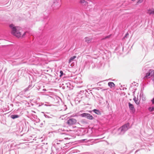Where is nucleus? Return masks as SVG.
I'll return each mask as SVG.
<instances>
[{
    "instance_id": "a211bd4d",
    "label": "nucleus",
    "mask_w": 154,
    "mask_h": 154,
    "mask_svg": "<svg viewBox=\"0 0 154 154\" xmlns=\"http://www.w3.org/2000/svg\"><path fill=\"white\" fill-rule=\"evenodd\" d=\"M143 0H139L137 2V3H140L142 2L143 1Z\"/></svg>"
},
{
    "instance_id": "4be33fe9",
    "label": "nucleus",
    "mask_w": 154,
    "mask_h": 154,
    "mask_svg": "<svg viewBox=\"0 0 154 154\" xmlns=\"http://www.w3.org/2000/svg\"><path fill=\"white\" fill-rule=\"evenodd\" d=\"M128 35V33H127L126 34V35H125V36L127 35Z\"/></svg>"
},
{
    "instance_id": "aec40b11",
    "label": "nucleus",
    "mask_w": 154,
    "mask_h": 154,
    "mask_svg": "<svg viewBox=\"0 0 154 154\" xmlns=\"http://www.w3.org/2000/svg\"><path fill=\"white\" fill-rule=\"evenodd\" d=\"M60 73H61V74H62L63 73V72L62 71H60Z\"/></svg>"
},
{
    "instance_id": "1a4fd4ad",
    "label": "nucleus",
    "mask_w": 154,
    "mask_h": 154,
    "mask_svg": "<svg viewBox=\"0 0 154 154\" xmlns=\"http://www.w3.org/2000/svg\"><path fill=\"white\" fill-rule=\"evenodd\" d=\"M59 1V0H54L53 1L54 5L55 6H60V5Z\"/></svg>"
},
{
    "instance_id": "ddd939ff",
    "label": "nucleus",
    "mask_w": 154,
    "mask_h": 154,
    "mask_svg": "<svg viewBox=\"0 0 154 154\" xmlns=\"http://www.w3.org/2000/svg\"><path fill=\"white\" fill-rule=\"evenodd\" d=\"M76 58L75 56H73V57H71L69 60V63H70L72 62L73 61V60Z\"/></svg>"
},
{
    "instance_id": "f3484780",
    "label": "nucleus",
    "mask_w": 154,
    "mask_h": 154,
    "mask_svg": "<svg viewBox=\"0 0 154 154\" xmlns=\"http://www.w3.org/2000/svg\"><path fill=\"white\" fill-rule=\"evenodd\" d=\"M80 2L82 3H85V5L87 4V3L85 1V0H81L80 1Z\"/></svg>"
},
{
    "instance_id": "f8f14e48",
    "label": "nucleus",
    "mask_w": 154,
    "mask_h": 154,
    "mask_svg": "<svg viewBox=\"0 0 154 154\" xmlns=\"http://www.w3.org/2000/svg\"><path fill=\"white\" fill-rule=\"evenodd\" d=\"M92 111L97 115H100L101 114L100 112L98 110L94 109Z\"/></svg>"
},
{
    "instance_id": "39448f33",
    "label": "nucleus",
    "mask_w": 154,
    "mask_h": 154,
    "mask_svg": "<svg viewBox=\"0 0 154 154\" xmlns=\"http://www.w3.org/2000/svg\"><path fill=\"white\" fill-rule=\"evenodd\" d=\"M76 122V120L74 119H70L67 122V123L69 125H71L75 124Z\"/></svg>"
},
{
    "instance_id": "f03ea898",
    "label": "nucleus",
    "mask_w": 154,
    "mask_h": 154,
    "mask_svg": "<svg viewBox=\"0 0 154 154\" xmlns=\"http://www.w3.org/2000/svg\"><path fill=\"white\" fill-rule=\"evenodd\" d=\"M144 78L145 79L151 78L154 82V71L152 70H149V72L146 74Z\"/></svg>"
},
{
    "instance_id": "f257e3e1",
    "label": "nucleus",
    "mask_w": 154,
    "mask_h": 154,
    "mask_svg": "<svg viewBox=\"0 0 154 154\" xmlns=\"http://www.w3.org/2000/svg\"><path fill=\"white\" fill-rule=\"evenodd\" d=\"M9 27L11 30V33L17 38H23L27 33V32L23 33L21 28L19 26H15L12 24L9 25Z\"/></svg>"
},
{
    "instance_id": "9b49d317",
    "label": "nucleus",
    "mask_w": 154,
    "mask_h": 154,
    "mask_svg": "<svg viewBox=\"0 0 154 154\" xmlns=\"http://www.w3.org/2000/svg\"><path fill=\"white\" fill-rule=\"evenodd\" d=\"M108 86L111 88L114 87L115 85L114 84L113 82H109L108 83Z\"/></svg>"
},
{
    "instance_id": "4468645a",
    "label": "nucleus",
    "mask_w": 154,
    "mask_h": 154,
    "mask_svg": "<svg viewBox=\"0 0 154 154\" xmlns=\"http://www.w3.org/2000/svg\"><path fill=\"white\" fill-rule=\"evenodd\" d=\"M19 117V116L18 115H12L11 116V118L14 119L16 118H18Z\"/></svg>"
},
{
    "instance_id": "6e6552de",
    "label": "nucleus",
    "mask_w": 154,
    "mask_h": 154,
    "mask_svg": "<svg viewBox=\"0 0 154 154\" xmlns=\"http://www.w3.org/2000/svg\"><path fill=\"white\" fill-rule=\"evenodd\" d=\"M147 13L149 14H154V9H149L147 11Z\"/></svg>"
},
{
    "instance_id": "6ab92c4d",
    "label": "nucleus",
    "mask_w": 154,
    "mask_h": 154,
    "mask_svg": "<svg viewBox=\"0 0 154 154\" xmlns=\"http://www.w3.org/2000/svg\"><path fill=\"white\" fill-rule=\"evenodd\" d=\"M152 102L153 103H154V97L153 98V99L152 100Z\"/></svg>"
},
{
    "instance_id": "20e7f679",
    "label": "nucleus",
    "mask_w": 154,
    "mask_h": 154,
    "mask_svg": "<svg viewBox=\"0 0 154 154\" xmlns=\"http://www.w3.org/2000/svg\"><path fill=\"white\" fill-rule=\"evenodd\" d=\"M82 117H84L90 120H92L93 119V116L88 113H83L80 115Z\"/></svg>"
},
{
    "instance_id": "0eeeda50",
    "label": "nucleus",
    "mask_w": 154,
    "mask_h": 154,
    "mask_svg": "<svg viewBox=\"0 0 154 154\" xmlns=\"http://www.w3.org/2000/svg\"><path fill=\"white\" fill-rule=\"evenodd\" d=\"M85 41L87 43H90L92 40V38L90 37H87L85 38Z\"/></svg>"
},
{
    "instance_id": "7ed1b4c3",
    "label": "nucleus",
    "mask_w": 154,
    "mask_h": 154,
    "mask_svg": "<svg viewBox=\"0 0 154 154\" xmlns=\"http://www.w3.org/2000/svg\"><path fill=\"white\" fill-rule=\"evenodd\" d=\"M129 123H127L123 125L119 129V131L120 132V134H123L129 128Z\"/></svg>"
},
{
    "instance_id": "412c9836",
    "label": "nucleus",
    "mask_w": 154,
    "mask_h": 154,
    "mask_svg": "<svg viewBox=\"0 0 154 154\" xmlns=\"http://www.w3.org/2000/svg\"><path fill=\"white\" fill-rule=\"evenodd\" d=\"M109 36H107L105 38H109Z\"/></svg>"
},
{
    "instance_id": "dca6fc26",
    "label": "nucleus",
    "mask_w": 154,
    "mask_h": 154,
    "mask_svg": "<svg viewBox=\"0 0 154 154\" xmlns=\"http://www.w3.org/2000/svg\"><path fill=\"white\" fill-rule=\"evenodd\" d=\"M133 100L135 102V103L137 104H139V102L138 101V100H136V97L134 98Z\"/></svg>"
},
{
    "instance_id": "9d476101",
    "label": "nucleus",
    "mask_w": 154,
    "mask_h": 154,
    "mask_svg": "<svg viewBox=\"0 0 154 154\" xmlns=\"http://www.w3.org/2000/svg\"><path fill=\"white\" fill-rule=\"evenodd\" d=\"M140 98H141L143 100H146V97L143 94V93L142 92H141L140 95Z\"/></svg>"
},
{
    "instance_id": "5701e85b",
    "label": "nucleus",
    "mask_w": 154,
    "mask_h": 154,
    "mask_svg": "<svg viewBox=\"0 0 154 154\" xmlns=\"http://www.w3.org/2000/svg\"><path fill=\"white\" fill-rule=\"evenodd\" d=\"M135 0H132V1H135Z\"/></svg>"
},
{
    "instance_id": "2eb2a0df",
    "label": "nucleus",
    "mask_w": 154,
    "mask_h": 154,
    "mask_svg": "<svg viewBox=\"0 0 154 154\" xmlns=\"http://www.w3.org/2000/svg\"><path fill=\"white\" fill-rule=\"evenodd\" d=\"M148 109L149 111L152 112L154 111V106L152 107H150L148 108Z\"/></svg>"
},
{
    "instance_id": "423d86ee",
    "label": "nucleus",
    "mask_w": 154,
    "mask_h": 154,
    "mask_svg": "<svg viewBox=\"0 0 154 154\" xmlns=\"http://www.w3.org/2000/svg\"><path fill=\"white\" fill-rule=\"evenodd\" d=\"M129 106L130 109L131 110V112L132 113H134L135 112V109L134 107V106L133 104L131 103H129Z\"/></svg>"
}]
</instances>
